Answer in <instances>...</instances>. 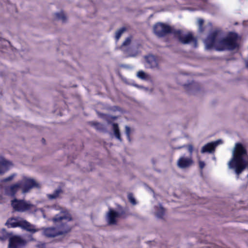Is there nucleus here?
Segmentation results:
<instances>
[{"label": "nucleus", "instance_id": "obj_1", "mask_svg": "<svg viewBox=\"0 0 248 248\" xmlns=\"http://www.w3.org/2000/svg\"><path fill=\"white\" fill-rule=\"evenodd\" d=\"M220 32V30H215L209 34L204 41L208 49L214 48L217 51H222L233 50L238 47V36L236 33L230 32L226 37L218 39Z\"/></svg>", "mask_w": 248, "mask_h": 248}, {"label": "nucleus", "instance_id": "obj_2", "mask_svg": "<svg viewBox=\"0 0 248 248\" xmlns=\"http://www.w3.org/2000/svg\"><path fill=\"white\" fill-rule=\"evenodd\" d=\"M55 223L56 228L50 227L44 230V233L47 237L65 235L71 230V227L67 222L72 220L71 215L66 212H62L61 214L56 215L52 219Z\"/></svg>", "mask_w": 248, "mask_h": 248}, {"label": "nucleus", "instance_id": "obj_3", "mask_svg": "<svg viewBox=\"0 0 248 248\" xmlns=\"http://www.w3.org/2000/svg\"><path fill=\"white\" fill-rule=\"evenodd\" d=\"M232 153V157L228 166L238 176L248 167V155L245 147L240 143L235 144Z\"/></svg>", "mask_w": 248, "mask_h": 248}, {"label": "nucleus", "instance_id": "obj_4", "mask_svg": "<svg viewBox=\"0 0 248 248\" xmlns=\"http://www.w3.org/2000/svg\"><path fill=\"white\" fill-rule=\"evenodd\" d=\"M127 207H123L120 205H117V210L115 211L109 208L107 214L106 219L108 224L116 225L117 224L116 218L125 219L129 216H133Z\"/></svg>", "mask_w": 248, "mask_h": 248}, {"label": "nucleus", "instance_id": "obj_5", "mask_svg": "<svg viewBox=\"0 0 248 248\" xmlns=\"http://www.w3.org/2000/svg\"><path fill=\"white\" fill-rule=\"evenodd\" d=\"M173 35L182 44L187 45L193 42L195 47L197 46V40L191 32L185 34L183 30L175 29Z\"/></svg>", "mask_w": 248, "mask_h": 248}, {"label": "nucleus", "instance_id": "obj_6", "mask_svg": "<svg viewBox=\"0 0 248 248\" xmlns=\"http://www.w3.org/2000/svg\"><path fill=\"white\" fill-rule=\"evenodd\" d=\"M175 30L174 27L161 22L156 23L153 27L154 33L159 38L165 37L168 34L173 35Z\"/></svg>", "mask_w": 248, "mask_h": 248}, {"label": "nucleus", "instance_id": "obj_7", "mask_svg": "<svg viewBox=\"0 0 248 248\" xmlns=\"http://www.w3.org/2000/svg\"><path fill=\"white\" fill-rule=\"evenodd\" d=\"M11 206L15 211L19 212H25L34 207V205L30 202L16 198H14L11 201Z\"/></svg>", "mask_w": 248, "mask_h": 248}, {"label": "nucleus", "instance_id": "obj_8", "mask_svg": "<svg viewBox=\"0 0 248 248\" xmlns=\"http://www.w3.org/2000/svg\"><path fill=\"white\" fill-rule=\"evenodd\" d=\"M19 183L22 189V193H26L28 192L31 189L33 188H40V184L37 182L34 179L27 177H24Z\"/></svg>", "mask_w": 248, "mask_h": 248}, {"label": "nucleus", "instance_id": "obj_9", "mask_svg": "<svg viewBox=\"0 0 248 248\" xmlns=\"http://www.w3.org/2000/svg\"><path fill=\"white\" fill-rule=\"evenodd\" d=\"M27 244V241L21 236L14 235L9 239L8 248H23Z\"/></svg>", "mask_w": 248, "mask_h": 248}, {"label": "nucleus", "instance_id": "obj_10", "mask_svg": "<svg viewBox=\"0 0 248 248\" xmlns=\"http://www.w3.org/2000/svg\"><path fill=\"white\" fill-rule=\"evenodd\" d=\"M222 143V140H218L216 141L208 143L202 147L201 153L202 154L206 153L212 154L215 152L216 147Z\"/></svg>", "mask_w": 248, "mask_h": 248}, {"label": "nucleus", "instance_id": "obj_11", "mask_svg": "<svg viewBox=\"0 0 248 248\" xmlns=\"http://www.w3.org/2000/svg\"><path fill=\"white\" fill-rule=\"evenodd\" d=\"M193 163L194 161L191 157L181 156L177 161V166L180 169H185L189 168Z\"/></svg>", "mask_w": 248, "mask_h": 248}, {"label": "nucleus", "instance_id": "obj_12", "mask_svg": "<svg viewBox=\"0 0 248 248\" xmlns=\"http://www.w3.org/2000/svg\"><path fill=\"white\" fill-rule=\"evenodd\" d=\"M21 188V186L19 182L13 184L9 186H5L4 188L5 194L11 197H15L16 194Z\"/></svg>", "mask_w": 248, "mask_h": 248}, {"label": "nucleus", "instance_id": "obj_13", "mask_svg": "<svg viewBox=\"0 0 248 248\" xmlns=\"http://www.w3.org/2000/svg\"><path fill=\"white\" fill-rule=\"evenodd\" d=\"M22 218L20 217L9 218L5 223L8 228L20 227L22 223Z\"/></svg>", "mask_w": 248, "mask_h": 248}, {"label": "nucleus", "instance_id": "obj_14", "mask_svg": "<svg viewBox=\"0 0 248 248\" xmlns=\"http://www.w3.org/2000/svg\"><path fill=\"white\" fill-rule=\"evenodd\" d=\"M184 87L185 90L189 94L195 93L200 89L199 83L194 81H191L188 84H185L184 85Z\"/></svg>", "mask_w": 248, "mask_h": 248}, {"label": "nucleus", "instance_id": "obj_15", "mask_svg": "<svg viewBox=\"0 0 248 248\" xmlns=\"http://www.w3.org/2000/svg\"><path fill=\"white\" fill-rule=\"evenodd\" d=\"M144 59L148 65V67L150 68H158V64L155 56L150 54L144 56Z\"/></svg>", "mask_w": 248, "mask_h": 248}, {"label": "nucleus", "instance_id": "obj_16", "mask_svg": "<svg viewBox=\"0 0 248 248\" xmlns=\"http://www.w3.org/2000/svg\"><path fill=\"white\" fill-rule=\"evenodd\" d=\"M20 228L23 230H26L32 233H34L39 231V229H36L35 226L31 224L27 220L22 218V223L21 224Z\"/></svg>", "mask_w": 248, "mask_h": 248}, {"label": "nucleus", "instance_id": "obj_17", "mask_svg": "<svg viewBox=\"0 0 248 248\" xmlns=\"http://www.w3.org/2000/svg\"><path fill=\"white\" fill-rule=\"evenodd\" d=\"M122 51L126 57H136L140 53L138 48L136 47H128Z\"/></svg>", "mask_w": 248, "mask_h": 248}, {"label": "nucleus", "instance_id": "obj_18", "mask_svg": "<svg viewBox=\"0 0 248 248\" xmlns=\"http://www.w3.org/2000/svg\"><path fill=\"white\" fill-rule=\"evenodd\" d=\"M13 166L11 162L2 158L0 159V175H3L7 172L10 167Z\"/></svg>", "mask_w": 248, "mask_h": 248}, {"label": "nucleus", "instance_id": "obj_19", "mask_svg": "<svg viewBox=\"0 0 248 248\" xmlns=\"http://www.w3.org/2000/svg\"><path fill=\"white\" fill-rule=\"evenodd\" d=\"M112 129L114 136L118 140H119L120 142H122L123 140L121 138V135L118 124L117 123H112Z\"/></svg>", "mask_w": 248, "mask_h": 248}, {"label": "nucleus", "instance_id": "obj_20", "mask_svg": "<svg viewBox=\"0 0 248 248\" xmlns=\"http://www.w3.org/2000/svg\"><path fill=\"white\" fill-rule=\"evenodd\" d=\"M63 191L61 188L56 189L54 193L52 194H48L46 195L47 198L50 200H52L58 198L61 194H62Z\"/></svg>", "mask_w": 248, "mask_h": 248}, {"label": "nucleus", "instance_id": "obj_21", "mask_svg": "<svg viewBox=\"0 0 248 248\" xmlns=\"http://www.w3.org/2000/svg\"><path fill=\"white\" fill-rule=\"evenodd\" d=\"M157 208V211L155 213L156 217L158 218H163V217L165 214V210L161 204H159V206Z\"/></svg>", "mask_w": 248, "mask_h": 248}, {"label": "nucleus", "instance_id": "obj_22", "mask_svg": "<svg viewBox=\"0 0 248 248\" xmlns=\"http://www.w3.org/2000/svg\"><path fill=\"white\" fill-rule=\"evenodd\" d=\"M132 41V37L129 36L127 37L125 40L124 41L121 46L120 47V49L123 51L124 49H125L128 47V46L130 45Z\"/></svg>", "mask_w": 248, "mask_h": 248}, {"label": "nucleus", "instance_id": "obj_23", "mask_svg": "<svg viewBox=\"0 0 248 248\" xmlns=\"http://www.w3.org/2000/svg\"><path fill=\"white\" fill-rule=\"evenodd\" d=\"M0 232L1 233V235H0V240L1 241L5 240L11 235V233L7 232L5 229H2Z\"/></svg>", "mask_w": 248, "mask_h": 248}, {"label": "nucleus", "instance_id": "obj_24", "mask_svg": "<svg viewBox=\"0 0 248 248\" xmlns=\"http://www.w3.org/2000/svg\"><path fill=\"white\" fill-rule=\"evenodd\" d=\"M125 31H126V28L125 27H123L116 31L115 37V39L116 40V41H118L120 39L122 34Z\"/></svg>", "mask_w": 248, "mask_h": 248}, {"label": "nucleus", "instance_id": "obj_25", "mask_svg": "<svg viewBox=\"0 0 248 248\" xmlns=\"http://www.w3.org/2000/svg\"><path fill=\"white\" fill-rule=\"evenodd\" d=\"M55 15L58 19L62 20L63 22H65L66 19V16L63 12L56 13Z\"/></svg>", "mask_w": 248, "mask_h": 248}, {"label": "nucleus", "instance_id": "obj_26", "mask_svg": "<svg viewBox=\"0 0 248 248\" xmlns=\"http://www.w3.org/2000/svg\"><path fill=\"white\" fill-rule=\"evenodd\" d=\"M137 76L140 79H146L148 78L149 75L143 71H140L138 72Z\"/></svg>", "mask_w": 248, "mask_h": 248}, {"label": "nucleus", "instance_id": "obj_27", "mask_svg": "<svg viewBox=\"0 0 248 248\" xmlns=\"http://www.w3.org/2000/svg\"><path fill=\"white\" fill-rule=\"evenodd\" d=\"M127 198L128 199L129 202L133 205H135L137 204V202L136 199L133 196V195L132 193H130L127 195Z\"/></svg>", "mask_w": 248, "mask_h": 248}, {"label": "nucleus", "instance_id": "obj_28", "mask_svg": "<svg viewBox=\"0 0 248 248\" xmlns=\"http://www.w3.org/2000/svg\"><path fill=\"white\" fill-rule=\"evenodd\" d=\"M16 175V173H13L8 176V177H6L5 178L2 179L0 180L1 183H6L8 182H10L13 180V179L15 178V177Z\"/></svg>", "mask_w": 248, "mask_h": 248}, {"label": "nucleus", "instance_id": "obj_29", "mask_svg": "<svg viewBox=\"0 0 248 248\" xmlns=\"http://www.w3.org/2000/svg\"><path fill=\"white\" fill-rule=\"evenodd\" d=\"M204 23V20L202 19H199L198 20V24L199 25V31L200 32H202L204 31V28L202 25Z\"/></svg>", "mask_w": 248, "mask_h": 248}, {"label": "nucleus", "instance_id": "obj_30", "mask_svg": "<svg viewBox=\"0 0 248 248\" xmlns=\"http://www.w3.org/2000/svg\"><path fill=\"white\" fill-rule=\"evenodd\" d=\"M95 129L99 131L104 132L106 131V128L104 125L98 123L97 125L95 127Z\"/></svg>", "mask_w": 248, "mask_h": 248}, {"label": "nucleus", "instance_id": "obj_31", "mask_svg": "<svg viewBox=\"0 0 248 248\" xmlns=\"http://www.w3.org/2000/svg\"><path fill=\"white\" fill-rule=\"evenodd\" d=\"M117 119V116H108V124H111L113 123H112L110 120H116Z\"/></svg>", "mask_w": 248, "mask_h": 248}, {"label": "nucleus", "instance_id": "obj_32", "mask_svg": "<svg viewBox=\"0 0 248 248\" xmlns=\"http://www.w3.org/2000/svg\"><path fill=\"white\" fill-rule=\"evenodd\" d=\"M125 134L126 135V137H129V135H130V132H131V129L130 127H129L127 125L125 126Z\"/></svg>", "mask_w": 248, "mask_h": 248}, {"label": "nucleus", "instance_id": "obj_33", "mask_svg": "<svg viewBox=\"0 0 248 248\" xmlns=\"http://www.w3.org/2000/svg\"><path fill=\"white\" fill-rule=\"evenodd\" d=\"M187 149H188V151H189L190 155H191L192 154L193 151V147L192 145H191V144L188 145Z\"/></svg>", "mask_w": 248, "mask_h": 248}, {"label": "nucleus", "instance_id": "obj_34", "mask_svg": "<svg viewBox=\"0 0 248 248\" xmlns=\"http://www.w3.org/2000/svg\"><path fill=\"white\" fill-rule=\"evenodd\" d=\"M199 167L201 169H202L205 165V163L203 161H202L201 160L199 161Z\"/></svg>", "mask_w": 248, "mask_h": 248}, {"label": "nucleus", "instance_id": "obj_35", "mask_svg": "<svg viewBox=\"0 0 248 248\" xmlns=\"http://www.w3.org/2000/svg\"><path fill=\"white\" fill-rule=\"evenodd\" d=\"M98 122H89L90 124L92 126H94V127L97 125V124H98Z\"/></svg>", "mask_w": 248, "mask_h": 248}, {"label": "nucleus", "instance_id": "obj_36", "mask_svg": "<svg viewBox=\"0 0 248 248\" xmlns=\"http://www.w3.org/2000/svg\"><path fill=\"white\" fill-rule=\"evenodd\" d=\"M0 40L2 42V43H7L9 46H11L10 42L7 41L4 39H1Z\"/></svg>", "mask_w": 248, "mask_h": 248}, {"label": "nucleus", "instance_id": "obj_37", "mask_svg": "<svg viewBox=\"0 0 248 248\" xmlns=\"http://www.w3.org/2000/svg\"><path fill=\"white\" fill-rule=\"evenodd\" d=\"M120 66L121 67L125 68H128L129 67V66L128 65H125V64H121L120 65Z\"/></svg>", "mask_w": 248, "mask_h": 248}, {"label": "nucleus", "instance_id": "obj_38", "mask_svg": "<svg viewBox=\"0 0 248 248\" xmlns=\"http://www.w3.org/2000/svg\"><path fill=\"white\" fill-rule=\"evenodd\" d=\"M44 244H38L37 247L39 248H43L44 247Z\"/></svg>", "mask_w": 248, "mask_h": 248}, {"label": "nucleus", "instance_id": "obj_39", "mask_svg": "<svg viewBox=\"0 0 248 248\" xmlns=\"http://www.w3.org/2000/svg\"><path fill=\"white\" fill-rule=\"evenodd\" d=\"M152 162L154 165H155L156 163L154 159H152Z\"/></svg>", "mask_w": 248, "mask_h": 248}, {"label": "nucleus", "instance_id": "obj_40", "mask_svg": "<svg viewBox=\"0 0 248 248\" xmlns=\"http://www.w3.org/2000/svg\"><path fill=\"white\" fill-rule=\"evenodd\" d=\"M127 138L128 139V140H129V141H131V139H130V135H129V137H127Z\"/></svg>", "mask_w": 248, "mask_h": 248}, {"label": "nucleus", "instance_id": "obj_41", "mask_svg": "<svg viewBox=\"0 0 248 248\" xmlns=\"http://www.w3.org/2000/svg\"><path fill=\"white\" fill-rule=\"evenodd\" d=\"M30 241H35V239H34L33 237H32L31 236V237Z\"/></svg>", "mask_w": 248, "mask_h": 248}, {"label": "nucleus", "instance_id": "obj_42", "mask_svg": "<svg viewBox=\"0 0 248 248\" xmlns=\"http://www.w3.org/2000/svg\"><path fill=\"white\" fill-rule=\"evenodd\" d=\"M181 148V147H180L177 148V149H180Z\"/></svg>", "mask_w": 248, "mask_h": 248}]
</instances>
